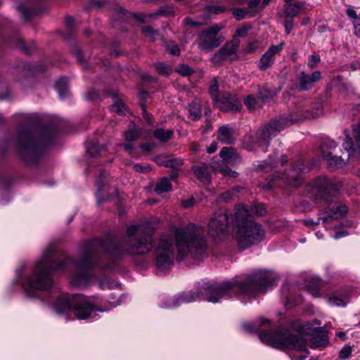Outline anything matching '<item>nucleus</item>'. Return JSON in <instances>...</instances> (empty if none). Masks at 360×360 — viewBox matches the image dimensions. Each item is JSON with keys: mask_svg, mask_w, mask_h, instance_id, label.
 <instances>
[{"mask_svg": "<svg viewBox=\"0 0 360 360\" xmlns=\"http://www.w3.org/2000/svg\"><path fill=\"white\" fill-rule=\"evenodd\" d=\"M94 247L95 245L92 244L75 260L70 258L59 260L55 245L48 246L34 265L32 274L22 283L25 295L31 299L41 298V292L50 290L53 286L52 273L65 270L70 264L75 268L71 285L78 288L89 285L94 278L91 270L97 264Z\"/></svg>", "mask_w": 360, "mask_h": 360, "instance_id": "nucleus-1", "label": "nucleus"}, {"mask_svg": "<svg viewBox=\"0 0 360 360\" xmlns=\"http://www.w3.org/2000/svg\"><path fill=\"white\" fill-rule=\"evenodd\" d=\"M275 279L267 271L257 270L243 278H234L220 284H206L198 292H183L160 304L165 309H174L182 304L198 300L216 303L236 295L253 297L257 293L266 291Z\"/></svg>", "mask_w": 360, "mask_h": 360, "instance_id": "nucleus-2", "label": "nucleus"}, {"mask_svg": "<svg viewBox=\"0 0 360 360\" xmlns=\"http://www.w3.org/2000/svg\"><path fill=\"white\" fill-rule=\"evenodd\" d=\"M155 229V225L148 221L127 227L126 238L119 246L108 250L113 259L104 266L103 270L114 269L117 265L116 259L124 254L141 255L149 252L153 247V233Z\"/></svg>", "mask_w": 360, "mask_h": 360, "instance_id": "nucleus-3", "label": "nucleus"}, {"mask_svg": "<svg viewBox=\"0 0 360 360\" xmlns=\"http://www.w3.org/2000/svg\"><path fill=\"white\" fill-rule=\"evenodd\" d=\"M250 212L257 216L266 214V209L262 204H255L250 208ZM235 238L240 248L247 249L261 243L265 237V231L262 226L252 219L250 211L243 205L236 207Z\"/></svg>", "mask_w": 360, "mask_h": 360, "instance_id": "nucleus-4", "label": "nucleus"}, {"mask_svg": "<svg viewBox=\"0 0 360 360\" xmlns=\"http://www.w3.org/2000/svg\"><path fill=\"white\" fill-rule=\"evenodd\" d=\"M53 139V132L50 129L34 131L32 127L22 128L15 139V151L18 156L27 164L35 163L39 158L44 148Z\"/></svg>", "mask_w": 360, "mask_h": 360, "instance_id": "nucleus-5", "label": "nucleus"}, {"mask_svg": "<svg viewBox=\"0 0 360 360\" xmlns=\"http://www.w3.org/2000/svg\"><path fill=\"white\" fill-rule=\"evenodd\" d=\"M175 242L178 256L181 260L186 257L195 259L206 255V243L204 229L200 226L190 224L175 231Z\"/></svg>", "mask_w": 360, "mask_h": 360, "instance_id": "nucleus-6", "label": "nucleus"}, {"mask_svg": "<svg viewBox=\"0 0 360 360\" xmlns=\"http://www.w3.org/2000/svg\"><path fill=\"white\" fill-rule=\"evenodd\" d=\"M270 325L269 319H261V324H245L243 328L252 333H259L260 340L272 347L277 349H292L297 351L307 350V341L300 335L294 334L289 330H281L273 332L262 333L261 326Z\"/></svg>", "mask_w": 360, "mask_h": 360, "instance_id": "nucleus-7", "label": "nucleus"}, {"mask_svg": "<svg viewBox=\"0 0 360 360\" xmlns=\"http://www.w3.org/2000/svg\"><path fill=\"white\" fill-rule=\"evenodd\" d=\"M58 314L72 313L78 319H95V311H104L96 305L95 297L63 293L53 303Z\"/></svg>", "mask_w": 360, "mask_h": 360, "instance_id": "nucleus-8", "label": "nucleus"}, {"mask_svg": "<svg viewBox=\"0 0 360 360\" xmlns=\"http://www.w3.org/2000/svg\"><path fill=\"white\" fill-rule=\"evenodd\" d=\"M155 262L158 274L167 272L174 265V239L172 236L160 237L155 248Z\"/></svg>", "mask_w": 360, "mask_h": 360, "instance_id": "nucleus-9", "label": "nucleus"}, {"mask_svg": "<svg viewBox=\"0 0 360 360\" xmlns=\"http://www.w3.org/2000/svg\"><path fill=\"white\" fill-rule=\"evenodd\" d=\"M343 147L347 153L345 156L338 155L335 153L336 143L330 139L325 140L321 144V149L323 158L328 161L330 167H342L345 165L355 151L354 143L347 135L343 143Z\"/></svg>", "mask_w": 360, "mask_h": 360, "instance_id": "nucleus-10", "label": "nucleus"}, {"mask_svg": "<svg viewBox=\"0 0 360 360\" xmlns=\"http://www.w3.org/2000/svg\"><path fill=\"white\" fill-rule=\"evenodd\" d=\"M301 118L297 116H294L292 112L287 116L271 120L261 129L259 137L262 140H269L277 136L285 127L299 122Z\"/></svg>", "mask_w": 360, "mask_h": 360, "instance_id": "nucleus-11", "label": "nucleus"}, {"mask_svg": "<svg viewBox=\"0 0 360 360\" xmlns=\"http://www.w3.org/2000/svg\"><path fill=\"white\" fill-rule=\"evenodd\" d=\"M222 28V25L215 24L205 29L199 37L198 46L200 49L210 52L213 49L218 47L224 40L222 36L219 35V32Z\"/></svg>", "mask_w": 360, "mask_h": 360, "instance_id": "nucleus-12", "label": "nucleus"}, {"mask_svg": "<svg viewBox=\"0 0 360 360\" xmlns=\"http://www.w3.org/2000/svg\"><path fill=\"white\" fill-rule=\"evenodd\" d=\"M341 186L340 184L333 183L326 177H319L313 182L311 193L316 200H328L330 197L338 194Z\"/></svg>", "mask_w": 360, "mask_h": 360, "instance_id": "nucleus-13", "label": "nucleus"}, {"mask_svg": "<svg viewBox=\"0 0 360 360\" xmlns=\"http://www.w3.org/2000/svg\"><path fill=\"white\" fill-rule=\"evenodd\" d=\"M229 224V215L225 210H219L210 219L208 224V231L214 238H219L224 233Z\"/></svg>", "mask_w": 360, "mask_h": 360, "instance_id": "nucleus-14", "label": "nucleus"}, {"mask_svg": "<svg viewBox=\"0 0 360 360\" xmlns=\"http://www.w3.org/2000/svg\"><path fill=\"white\" fill-rule=\"evenodd\" d=\"M239 41L236 39L226 43L217 53L211 58L214 65H219L223 61L229 60H233L237 58V49Z\"/></svg>", "mask_w": 360, "mask_h": 360, "instance_id": "nucleus-15", "label": "nucleus"}, {"mask_svg": "<svg viewBox=\"0 0 360 360\" xmlns=\"http://www.w3.org/2000/svg\"><path fill=\"white\" fill-rule=\"evenodd\" d=\"M214 103L217 108L225 112H237L242 108L240 101L229 93L223 94L214 101Z\"/></svg>", "mask_w": 360, "mask_h": 360, "instance_id": "nucleus-16", "label": "nucleus"}, {"mask_svg": "<svg viewBox=\"0 0 360 360\" xmlns=\"http://www.w3.org/2000/svg\"><path fill=\"white\" fill-rule=\"evenodd\" d=\"M322 79L321 72L320 71H314L311 75L301 72L297 78L299 86L303 91L311 89L314 83Z\"/></svg>", "mask_w": 360, "mask_h": 360, "instance_id": "nucleus-17", "label": "nucleus"}, {"mask_svg": "<svg viewBox=\"0 0 360 360\" xmlns=\"http://www.w3.org/2000/svg\"><path fill=\"white\" fill-rule=\"evenodd\" d=\"M303 170H304V168L302 167V162L301 160H299L298 165H293L283 178L290 186L297 187L302 182L301 174Z\"/></svg>", "mask_w": 360, "mask_h": 360, "instance_id": "nucleus-18", "label": "nucleus"}, {"mask_svg": "<svg viewBox=\"0 0 360 360\" xmlns=\"http://www.w3.org/2000/svg\"><path fill=\"white\" fill-rule=\"evenodd\" d=\"M283 46V42L276 46H271L268 51L262 55L259 65L261 70H266L273 63L275 59V54L282 49Z\"/></svg>", "mask_w": 360, "mask_h": 360, "instance_id": "nucleus-19", "label": "nucleus"}, {"mask_svg": "<svg viewBox=\"0 0 360 360\" xmlns=\"http://www.w3.org/2000/svg\"><path fill=\"white\" fill-rule=\"evenodd\" d=\"M236 137V130L229 124L220 127L217 130V140L224 144L232 143Z\"/></svg>", "mask_w": 360, "mask_h": 360, "instance_id": "nucleus-20", "label": "nucleus"}, {"mask_svg": "<svg viewBox=\"0 0 360 360\" xmlns=\"http://www.w3.org/2000/svg\"><path fill=\"white\" fill-rule=\"evenodd\" d=\"M348 211L347 207L344 204H335L329 207L328 213L319 218L323 223H326L332 219H338L343 217Z\"/></svg>", "mask_w": 360, "mask_h": 360, "instance_id": "nucleus-21", "label": "nucleus"}, {"mask_svg": "<svg viewBox=\"0 0 360 360\" xmlns=\"http://www.w3.org/2000/svg\"><path fill=\"white\" fill-rule=\"evenodd\" d=\"M191 169L200 181L207 184L211 182L210 167L207 165L193 166Z\"/></svg>", "mask_w": 360, "mask_h": 360, "instance_id": "nucleus-22", "label": "nucleus"}, {"mask_svg": "<svg viewBox=\"0 0 360 360\" xmlns=\"http://www.w3.org/2000/svg\"><path fill=\"white\" fill-rule=\"evenodd\" d=\"M328 343V338L325 330L316 331L311 338V347L316 348L319 347H326Z\"/></svg>", "mask_w": 360, "mask_h": 360, "instance_id": "nucleus-23", "label": "nucleus"}, {"mask_svg": "<svg viewBox=\"0 0 360 360\" xmlns=\"http://www.w3.org/2000/svg\"><path fill=\"white\" fill-rule=\"evenodd\" d=\"M303 6L304 4L300 1L286 3L284 5V14L287 17H295L299 13Z\"/></svg>", "mask_w": 360, "mask_h": 360, "instance_id": "nucleus-24", "label": "nucleus"}, {"mask_svg": "<svg viewBox=\"0 0 360 360\" xmlns=\"http://www.w3.org/2000/svg\"><path fill=\"white\" fill-rule=\"evenodd\" d=\"M56 89L60 98H64L68 94V79L66 77L60 78L56 83Z\"/></svg>", "mask_w": 360, "mask_h": 360, "instance_id": "nucleus-25", "label": "nucleus"}, {"mask_svg": "<svg viewBox=\"0 0 360 360\" xmlns=\"http://www.w3.org/2000/svg\"><path fill=\"white\" fill-rule=\"evenodd\" d=\"M172 186L170 179L164 177L155 186V191L158 194L169 192L172 190Z\"/></svg>", "mask_w": 360, "mask_h": 360, "instance_id": "nucleus-26", "label": "nucleus"}, {"mask_svg": "<svg viewBox=\"0 0 360 360\" xmlns=\"http://www.w3.org/2000/svg\"><path fill=\"white\" fill-rule=\"evenodd\" d=\"M141 135L140 129L134 124H131L130 129L124 133L126 141L132 142L137 139Z\"/></svg>", "mask_w": 360, "mask_h": 360, "instance_id": "nucleus-27", "label": "nucleus"}, {"mask_svg": "<svg viewBox=\"0 0 360 360\" xmlns=\"http://www.w3.org/2000/svg\"><path fill=\"white\" fill-rule=\"evenodd\" d=\"M276 91H271L266 87H263L259 89L257 96L262 103H266L271 100L276 96Z\"/></svg>", "mask_w": 360, "mask_h": 360, "instance_id": "nucleus-28", "label": "nucleus"}, {"mask_svg": "<svg viewBox=\"0 0 360 360\" xmlns=\"http://www.w3.org/2000/svg\"><path fill=\"white\" fill-rule=\"evenodd\" d=\"M173 135V131L172 130H165L163 129H159L155 130L153 132V136L155 139L163 141H168Z\"/></svg>", "mask_w": 360, "mask_h": 360, "instance_id": "nucleus-29", "label": "nucleus"}, {"mask_svg": "<svg viewBox=\"0 0 360 360\" xmlns=\"http://www.w3.org/2000/svg\"><path fill=\"white\" fill-rule=\"evenodd\" d=\"M236 155V153L232 148L224 147L220 151V157L227 162L235 160Z\"/></svg>", "mask_w": 360, "mask_h": 360, "instance_id": "nucleus-30", "label": "nucleus"}, {"mask_svg": "<svg viewBox=\"0 0 360 360\" xmlns=\"http://www.w3.org/2000/svg\"><path fill=\"white\" fill-rule=\"evenodd\" d=\"M188 111L190 117L193 120H196L200 117V105L197 101L191 102L188 105Z\"/></svg>", "mask_w": 360, "mask_h": 360, "instance_id": "nucleus-31", "label": "nucleus"}, {"mask_svg": "<svg viewBox=\"0 0 360 360\" xmlns=\"http://www.w3.org/2000/svg\"><path fill=\"white\" fill-rule=\"evenodd\" d=\"M110 108L112 112H115L121 115H124L127 111V107L125 105L117 98H115V103L112 105Z\"/></svg>", "mask_w": 360, "mask_h": 360, "instance_id": "nucleus-32", "label": "nucleus"}, {"mask_svg": "<svg viewBox=\"0 0 360 360\" xmlns=\"http://www.w3.org/2000/svg\"><path fill=\"white\" fill-rule=\"evenodd\" d=\"M292 113H293L294 116H297L298 117L301 118V120H300V122L305 118L309 119V118H316V117H319L323 113V109L319 105L316 109L315 111L311 112H307L306 114H304V115H302V114L300 115L297 112H292Z\"/></svg>", "mask_w": 360, "mask_h": 360, "instance_id": "nucleus-33", "label": "nucleus"}, {"mask_svg": "<svg viewBox=\"0 0 360 360\" xmlns=\"http://www.w3.org/2000/svg\"><path fill=\"white\" fill-rule=\"evenodd\" d=\"M142 33L144 34L146 37L148 38L150 41H155L159 36L158 30H154L150 26H146L143 27Z\"/></svg>", "mask_w": 360, "mask_h": 360, "instance_id": "nucleus-34", "label": "nucleus"}, {"mask_svg": "<svg viewBox=\"0 0 360 360\" xmlns=\"http://www.w3.org/2000/svg\"><path fill=\"white\" fill-rule=\"evenodd\" d=\"M239 191V188H233L231 190L225 191L221 193L218 196V200L219 202H228L233 198V195L236 192Z\"/></svg>", "mask_w": 360, "mask_h": 360, "instance_id": "nucleus-35", "label": "nucleus"}, {"mask_svg": "<svg viewBox=\"0 0 360 360\" xmlns=\"http://www.w3.org/2000/svg\"><path fill=\"white\" fill-rule=\"evenodd\" d=\"M98 285L101 289H112L120 286V285L114 281L110 280L109 278H105L98 282Z\"/></svg>", "mask_w": 360, "mask_h": 360, "instance_id": "nucleus-36", "label": "nucleus"}, {"mask_svg": "<svg viewBox=\"0 0 360 360\" xmlns=\"http://www.w3.org/2000/svg\"><path fill=\"white\" fill-rule=\"evenodd\" d=\"M155 67L159 73L166 76L169 75L172 72V69L169 65L162 63H156Z\"/></svg>", "mask_w": 360, "mask_h": 360, "instance_id": "nucleus-37", "label": "nucleus"}, {"mask_svg": "<svg viewBox=\"0 0 360 360\" xmlns=\"http://www.w3.org/2000/svg\"><path fill=\"white\" fill-rule=\"evenodd\" d=\"M233 15L235 18L238 20H240L247 18L248 16H250V12L247 8H237L233 10Z\"/></svg>", "mask_w": 360, "mask_h": 360, "instance_id": "nucleus-38", "label": "nucleus"}, {"mask_svg": "<svg viewBox=\"0 0 360 360\" xmlns=\"http://www.w3.org/2000/svg\"><path fill=\"white\" fill-rule=\"evenodd\" d=\"M328 302L330 305L336 307H345L347 304V300L333 295L328 298Z\"/></svg>", "mask_w": 360, "mask_h": 360, "instance_id": "nucleus-39", "label": "nucleus"}, {"mask_svg": "<svg viewBox=\"0 0 360 360\" xmlns=\"http://www.w3.org/2000/svg\"><path fill=\"white\" fill-rule=\"evenodd\" d=\"M244 103L250 110H254L257 107V100L253 95H248L245 98Z\"/></svg>", "mask_w": 360, "mask_h": 360, "instance_id": "nucleus-40", "label": "nucleus"}, {"mask_svg": "<svg viewBox=\"0 0 360 360\" xmlns=\"http://www.w3.org/2000/svg\"><path fill=\"white\" fill-rule=\"evenodd\" d=\"M182 160L181 159H169L165 162V166L172 167L175 169H179L182 165Z\"/></svg>", "mask_w": 360, "mask_h": 360, "instance_id": "nucleus-41", "label": "nucleus"}, {"mask_svg": "<svg viewBox=\"0 0 360 360\" xmlns=\"http://www.w3.org/2000/svg\"><path fill=\"white\" fill-rule=\"evenodd\" d=\"M166 51L173 56H178L180 53L179 46L172 41L167 44Z\"/></svg>", "mask_w": 360, "mask_h": 360, "instance_id": "nucleus-42", "label": "nucleus"}, {"mask_svg": "<svg viewBox=\"0 0 360 360\" xmlns=\"http://www.w3.org/2000/svg\"><path fill=\"white\" fill-rule=\"evenodd\" d=\"M176 71L183 76H188L193 72L191 68L185 64L181 65Z\"/></svg>", "mask_w": 360, "mask_h": 360, "instance_id": "nucleus-43", "label": "nucleus"}, {"mask_svg": "<svg viewBox=\"0 0 360 360\" xmlns=\"http://www.w3.org/2000/svg\"><path fill=\"white\" fill-rule=\"evenodd\" d=\"M217 91H218L217 82L216 79H214V81L212 82V85L210 87V96L212 97V99L213 102L217 98H219V96L217 95Z\"/></svg>", "mask_w": 360, "mask_h": 360, "instance_id": "nucleus-44", "label": "nucleus"}, {"mask_svg": "<svg viewBox=\"0 0 360 360\" xmlns=\"http://www.w3.org/2000/svg\"><path fill=\"white\" fill-rule=\"evenodd\" d=\"M352 351V348L350 346H345L340 351L339 357L341 359H346L349 357Z\"/></svg>", "mask_w": 360, "mask_h": 360, "instance_id": "nucleus-45", "label": "nucleus"}, {"mask_svg": "<svg viewBox=\"0 0 360 360\" xmlns=\"http://www.w3.org/2000/svg\"><path fill=\"white\" fill-rule=\"evenodd\" d=\"M320 61H321V58H320L319 56L311 55V56H310V57L309 58L307 65L310 68H314L317 66V65L320 63Z\"/></svg>", "mask_w": 360, "mask_h": 360, "instance_id": "nucleus-46", "label": "nucleus"}, {"mask_svg": "<svg viewBox=\"0 0 360 360\" xmlns=\"http://www.w3.org/2000/svg\"><path fill=\"white\" fill-rule=\"evenodd\" d=\"M75 56L77 61L83 66L86 67L87 64V58L84 56V53L80 51L77 50L75 51Z\"/></svg>", "mask_w": 360, "mask_h": 360, "instance_id": "nucleus-47", "label": "nucleus"}, {"mask_svg": "<svg viewBox=\"0 0 360 360\" xmlns=\"http://www.w3.org/2000/svg\"><path fill=\"white\" fill-rule=\"evenodd\" d=\"M133 169L138 172L146 173L150 170V167L148 165H141L140 164H134Z\"/></svg>", "mask_w": 360, "mask_h": 360, "instance_id": "nucleus-48", "label": "nucleus"}, {"mask_svg": "<svg viewBox=\"0 0 360 360\" xmlns=\"http://www.w3.org/2000/svg\"><path fill=\"white\" fill-rule=\"evenodd\" d=\"M250 27L245 25L241 27H239L236 32L235 37H245L248 34V32Z\"/></svg>", "mask_w": 360, "mask_h": 360, "instance_id": "nucleus-49", "label": "nucleus"}, {"mask_svg": "<svg viewBox=\"0 0 360 360\" xmlns=\"http://www.w3.org/2000/svg\"><path fill=\"white\" fill-rule=\"evenodd\" d=\"M219 172H221L224 176H228L233 178H235L238 176V173L236 172L233 171L229 168L219 169Z\"/></svg>", "mask_w": 360, "mask_h": 360, "instance_id": "nucleus-50", "label": "nucleus"}, {"mask_svg": "<svg viewBox=\"0 0 360 360\" xmlns=\"http://www.w3.org/2000/svg\"><path fill=\"white\" fill-rule=\"evenodd\" d=\"M142 115L144 119L148 122L152 123L153 116L151 114L147 112L145 105H141Z\"/></svg>", "mask_w": 360, "mask_h": 360, "instance_id": "nucleus-51", "label": "nucleus"}, {"mask_svg": "<svg viewBox=\"0 0 360 360\" xmlns=\"http://www.w3.org/2000/svg\"><path fill=\"white\" fill-rule=\"evenodd\" d=\"M18 8L22 15V18L26 20H28L30 11L22 5H19Z\"/></svg>", "mask_w": 360, "mask_h": 360, "instance_id": "nucleus-52", "label": "nucleus"}, {"mask_svg": "<svg viewBox=\"0 0 360 360\" xmlns=\"http://www.w3.org/2000/svg\"><path fill=\"white\" fill-rule=\"evenodd\" d=\"M195 200L194 198L192 197V198H189L188 200L182 201L181 206L184 208H188V207L193 206L195 205Z\"/></svg>", "mask_w": 360, "mask_h": 360, "instance_id": "nucleus-53", "label": "nucleus"}, {"mask_svg": "<svg viewBox=\"0 0 360 360\" xmlns=\"http://www.w3.org/2000/svg\"><path fill=\"white\" fill-rule=\"evenodd\" d=\"M346 13L350 18L354 19L355 21L358 20L359 15H356V11L354 9L351 8H347L346 11Z\"/></svg>", "mask_w": 360, "mask_h": 360, "instance_id": "nucleus-54", "label": "nucleus"}, {"mask_svg": "<svg viewBox=\"0 0 360 360\" xmlns=\"http://www.w3.org/2000/svg\"><path fill=\"white\" fill-rule=\"evenodd\" d=\"M158 13H148V14H141V15H136L137 18L141 21L143 22L145 20L146 18H153L155 15H157Z\"/></svg>", "mask_w": 360, "mask_h": 360, "instance_id": "nucleus-55", "label": "nucleus"}, {"mask_svg": "<svg viewBox=\"0 0 360 360\" xmlns=\"http://www.w3.org/2000/svg\"><path fill=\"white\" fill-rule=\"evenodd\" d=\"M184 25H193V26H198L199 25L200 23L198 22H196V21H194L192 19L189 18H186L184 19Z\"/></svg>", "mask_w": 360, "mask_h": 360, "instance_id": "nucleus-56", "label": "nucleus"}, {"mask_svg": "<svg viewBox=\"0 0 360 360\" xmlns=\"http://www.w3.org/2000/svg\"><path fill=\"white\" fill-rule=\"evenodd\" d=\"M285 29L287 34H289L293 28L292 22L291 20H286L285 24Z\"/></svg>", "mask_w": 360, "mask_h": 360, "instance_id": "nucleus-57", "label": "nucleus"}, {"mask_svg": "<svg viewBox=\"0 0 360 360\" xmlns=\"http://www.w3.org/2000/svg\"><path fill=\"white\" fill-rule=\"evenodd\" d=\"M22 115L23 116L24 119L27 120L29 122H34L37 117V115H34V114H32V115L31 114L30 115L22 114Z\"/></svg>", "mask_w": 360, "mask_h": 360, "instance_id": "nucleus-58", "label": "nucleus"}, {"mask_svg": "<svg viewBox=\"0 0 360 360\" xmlns=\"http://www.w3.org/2000/svg\"><path fill=\"white\" fill-rule=\"evenodd\" d=\"M354 27V34L360 37V22L359 21H354L353 22Z\"/></svg>", "mask_w": 360, "mask_h": 360, "instance_id": "nucleus-59", "label": "nucleus"}, {"mask_svg": "<svg viewBox=\"0 0 360 360\" xmlns=\"http://www.w3.org/2000/svg\"><path fill=\"white\" fill-rule=\"evenodd\" d=\"M226 11V8L224 6H214L212 8V12L214 13H223Z\"/></svg>", "mask_w": 360, "mask_h": 360, "instance_id": "nucleus-60", "label": "nucleus"}, {"mask_svg": "<svg viewBox=\"0 0 360 360\" xmlns=\"http://www.w3.org/2000/svg\"><path fill=\"white\" fill-rule=\"evenodd\" d=\"M217 149V144L215 142H213L210 144L209 147L207 148V152L208 153H213Z\"/></svg>", "mask_w": 360, "mask_h": 360, "instance_id": "nucleus-61", "label": "nucleus"}, {"mask_svg": "<svg viewBox=\"0 0 360 360\" xmlns=\"http://www.w3.org/2000/svg\"><path fill=\"white\" fill-rule=\"evenodd\" d=\"M271 168V165L269 163H264L263 165H259V170L268 172Z\"/></svg>", "mask_w": 360, "mask_h": 360, "instance_id": "nucleus-62", "label": "nucleus"}, {"mask_svg": "<svg viewBox=\"0 0 360 360\" xmlns=\"http://www.w3.org/2000/svg\"><path fill=\"white\" fill-rule=\"evenodd\" d=\"M87 152L91 154V155H96L98 154V151H97V149H96V146H94L91 148H87Z\"/></svg>", "mask_w": 360, "mask_h": 360, "instance_id": "nucleus-63", "label": "nucleus"}, {"mask_svg": "<svg viewBox=\"0 0 360 360\" xmlns=\"http://www.w3.org/2000/svg\"><path fill=\"white\" fill-rule=\"evenodd\" d=\"M347 234L348 233L347 231H338L334 235L333 238L335 239H338L341 237L347 236Z\"/></svg>", "mask_w": 360, "mask_h": 360, "instance_id": "nucleus-64", "label": "nucleus"}]
</instances>
